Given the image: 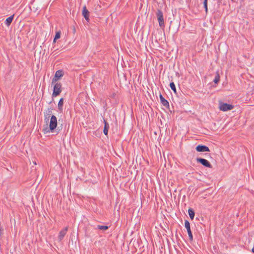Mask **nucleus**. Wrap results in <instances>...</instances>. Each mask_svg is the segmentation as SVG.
Returning <instances> with one entry per match:
<instances>
[{
	"label": "nucleus",
	"mask_w": 254,
	"mask_h": 254,
	"mask_svg": "<svg viewBox=\"0 0 254 254\" xmlns=\"http://www.w3.org/2000/svg\"><path fill=\"white\" fill-rule=\"evenodd\" d=\"M188 235H189V238L190 240L191 241H192L193 240V236H192V232L190 233H188Z\"/></svg>",
	"instance_id": "22"
},
{
	"label": "nucleus",
	"mask_w": 254,
	"mask_h": 254,
	"mask_svg": "<svg viewBox=\"0 0 254 254\" xmlns=\"http://www.w3.org/2000/svg\"><path fill=\"white\" fill-rule=\"evenodd\" d=\"M82 15L84 16V17L85 18L87 22H89V12L86 8V7L85 5L83 7Z\"/></svg>",
	"instance_id": "10"
},
{
	"label": "nucleus",
	"mask_w": 254,
	"mask_h": 254,
	"mask_svg": "<svg viewBox=\"0 0 254 254\" xmlns=\"http://www.w3.org/2000/svg\"><path fill=\"white\" fill-rule=\"evenodd\" d=\"M104 127L103 129V132L106 135H108V129L109 128V125L108 124L107 121L104 119Z\"/></svg>",
	"instance_id": "11"
},
{
	"label": "nucleus",
	"mask_w": 254,
	"mask_h": 254,
	"mask_svg": "<svg viewBox=\"0 0 254 254\" xmlns=\"http://www.w3.org/2000/svg\"><path fill=\"white\" fill-rule=\"evenodd\" d=\"M207 0H204L203 1V6L205 8L206 13L208 12Z\"/></svg>",
	"instance_id": "21"
},
{
	"label": "nucleus",
	"mask_w": 254,
	"mask_h": 254,
	"mask_svg": "<svg viewBox=\"0 0 254 254\" xmlns=\"http://www.w3.org/2000/svg\"><path fill=\"white\" fill-rule=\"evenodd\" d=\"M159 97L162 105H163L166 108H167V109H169L170 106L169 102L163 97L161 93H160Z\"/></svg>",
	"instance_id": "9"
},
{
	"label": "nucleus",
	"mask_w": 254,
	"mask_h": 254,
	"mask_svg": "<svg viewBox=\"0 0 254 254\" xmlns=\"http://www.w3.org/2000/svg\"><path fill=\"white\" fill-rule=\"evenodd\" d=\"M97 228L103 231H106L109 229V227L107 226L98 225Z\"/></svg>",
	"instance_id": "19"
},
{
	"label": "nucleus",
	"mask_w": 254,
	"mask_h": 254,
	"mask_svg": "<svg viewBox=\"0 0 254 254\" xmlns=\"http://www.w3.org/2000/svg\"><path fill=\"white\" fill-rule=\"evenodd\" d=\"M64 75V72L62 69L57 70L55 73L54 78L52 79V84H53L56 83L59 79L62 77Z\"/></svg>",
	"instance_id": "6"
},
{
	"label": "nucleus",
	"mask_w": 254,
	"mask_h": 254,
	"mask_svg": "<svg viewBox=\"0 0 254 254\" xmlns=\"http://www.w3.org/2000/svg\"><path fill=\"white\" fill-rule=\"evenodd\" d=\"M64 105V99L63 98H61L59 101L58 107V109L60 111H63V107Z\"/></svg>",
	"instance_id": "15"
},
{
	"label": "nucleus",
	"mask_w": 254,
	"mask_h": 254,
	"mask_svg": "<svg viewBox=\"0 0 254 254\" xmlns=\"http://www.w3.org/2000/svg\"><path fill=\"white\" fill-rule=\"evenodd\" d=\"M60 37H61V32L60 31L57 32L56 33V35L55 36L53 42L54 43H55L56 40L59 39L60 38Z\"/></svg>",
	"instance_id": "20"
},
{
	"label": "nucleus",
	"mask_w": 254,
	"mask_h": 254,
	"mask_svg": "<svg viewBox=\"0 0 254 254\" xmlns=\"http://www.w3.org/2000/svg\"><path fill=\"white\" fill-rule=\"evenodd\" d=\"M156 15L159 22V26L160 27H164L165 25L162 11L160 9H157Z\"/></svg>",
	"instance_id": "3"
},
{
	"label": "nucleus",
	"mask_w": 254,
	"mask_h": 254,
	"mask_svg": "<svg viewBox=\"0 0 254 254\" xmlns=\"http://www.w3.org/2000/svg\"><path fill=\"white\" fill-rule=\"evenodd\" d=\"M73 30H74V32H75V28H74Z\"/></svg>",
	"instance_id": "24"
},
{
	"label": "nucleus",
	"mask_w": 254,
	"mask_h": 254,
	"mask_svg": "<svg viewBox=\"0 0 254 254\" xmlns=\"http://www.w3.org/2000/svg\"><path fill=\"white\" fill-rule=\"evenodd\" d=\"M252 252L254 253V247H253V248L252 249Z\"/></svg>",
	"instance_id": "23"
},
{
	"label": "nucleus",
	"mask_w": 254,
	"mask_h": 254,
	"mask_svg": "<svg viewBox=\"0 0 254 254\" xmlns=\"http://www.w3.org/2000/svg\"><path fill=\"white\" fill-rule=\"evenodd\" d=\"M53 109L52 108H49L46 111L44 112V116H48L51 117V115L52 113Z\"/></svg>",
	"instance_id": "17"
},
{
	"label": "nucleus",
	"mask_w": 254,
	"mask_h": 254,
	"mask_svg": "<svg viewBox=\"0 0 254 254\" xmlns=\"http://www.w3.org/2000/svg\"><path fill=\"white\" fill-rule=\"evenodd\" d=\"M220 74H219V70L217 71L216 72V75L215 76V78L213 80V82L215 83V84H217L219 81H220Z\"/></svg>",
	"instance_id": "14"
},
{
	"label": "nucleus",
	"mask_w": 254,
	"mask_h": 254,
	"mask_svg": "<svg viewBox=\"0 0 254 254\" xmlns=\"http://www.w3.org/2000/svg\"><path fill=\"white\" fill-rule=\"evenodd\" d=\"M68 229V227H66L60 232L59 235L58 236V239L60 241H62L64 239V237L65 236V234H66Z\"/></svg>",
	"instance_id": "8"
},
{
	"label": "nucleus",
	"mask_w": 254,
	"mask_h": 254,
	"mask_svg": "<svg viewBox=\"0 0 254 254\" xmlns=\"http://www.w3.org/2000/svg\"><path fill=\"white\" fill-rule=\"evenodd\" d=\"M53 88L52 94L53 97H57L62 92V84L61 83L56 82Z\"/></svg>",
	"instance_id": "2"
},
{
	"label": "nucleus",
	"mask_w": 254,
	"mask_h": 254,
	"mask_svg": "<svg viewBox=\"0 0 254 254\" xmlns=\"http://www.w3.org/2000/svg\"><path fill=\"white\" fill-rule=\"evenodd\" d=\"M197 152H209L210 150L208 147L206 145L199 144L195 148Z\"/></svg>",
	"instance_id": "7"
},
{
	"label": "nucleus",
	"mask_w": 254,
	"mask_h": 254,
	"mask_svg": "<svg viewBox=\"0 0 254 254\" xmlns=\"http://www.w3.org/2000/svg\"><path fill=\"white\" fill-rule=\"evenodd\" d=\"M14 17V15H11L10 16L7 18L5 21V24L7 26H10Z\"/></svg>",
	"instance_id": "12"
},
{
	"label": "nucleus",
	"mask_w": 254,
	"mask_h": 254,
	"mask_svg": "<svg viewBox=\"0 0 254 254\" xmlns=\"http://www.w3.org/2000/svg\"><path fill=\"white\" fill-rule=\"evenodd\" d=\"M44 121L46 124L44 125L42 129V132L44 134L56 132L57 134L62 129V128H60V127L56 128L58 125L57 118L54 115H52L51 117L44 116Z\"/></svg>",
	"instance_id": "1"
},
{
	"label": "nucleus",
	"mask_w": 254,
	"mask_h": 254,
	"mask_svg": "<svg viewBox=\"0 0 254 254\" xmlns=\"http://www.w3.org/2000/svg\"><path fill=\"white\" fill-rule=\"evenodd\" d=\"M185 227L187 229L188 234L191 233L190 223L188 220H186L185 221Z\"/></svg>",
	"instance_id": "13"
},
{
	"label": "nucleus",
	"mask_w": 254,
	"mask_h": 254,
	"mask_svg": "<svg viewBox=\"0 0 254 254\" xmlns=\"http://www.w3.org/2000/svg\"><path fill=\"white\" fill-rule=\"evenodd\" d=\"M196 160L197 163L201 164L205 167L209 168H212V166L210 163L205 159L197 157L196 158Z\"/></svg>",
	"instance_id": "5"
},
{
	"label": "nucleus",
	"mask_w": 254,
	"mask_h": 254,
	"mask_svg": "<svg viewBox=\"0 0 254 254\" xmlns=\"http://www.w3.org/2000/svg\"><path fill=\"white\" fill-rule=\"evenodd\" d=\"M234 106L232 104L220 102L219 104V109L221 111L226 112L233 109Z\"/></svg>",
	"instance_id": "4"
},
{
	"label": "nucleus",
	"mask_w": 254,
	"mask_h": 254,
	"mask_svg": "<svg viewBox=\"0 0 254 254\" xmlns=\"http://www.w3.org/2000/svg\"><path fill=\"white\" fill-rule=\"evenodd\" d=\"M188 213L191 220H193L195 215L193 209L191 208H190L188 210Z\"/></svg>",
	"instance_id": "16"
},
{
	"label": "nucleus",
	"mask_w": 254,
	"mask_h": 254,
	"mask_svg": "<svg viewBox=\"0 0 254 254\" xmlns=\"http://www.w3.org/2000/svg\"><path fill=\"white\" fill-rule=\"evenodd\" d=\"M169 86H170V87L171 88V89L173 91V92L175 93H176L177 90H176V86H175L174 83L173 82H170Z\"/></svg>",
	"instance_id": "18"
}]
</instances>
